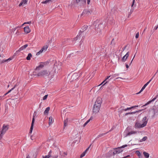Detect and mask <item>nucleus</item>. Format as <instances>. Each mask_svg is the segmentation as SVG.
<instances>
[{"label": "nucleus", "instance_id": "56", "mask_svg": "<svg viewBox=\"0 0 158 158\" xmlns=\"http://www.w3.org/2000/svg\"><path fill=\"white\" fill-rule=\"evenodd\" d=\"M134 10L133 9H131L130 11V14H132Z\"/></svg>", "mask_w": 158, "mask_h": 158}, {"label": "nucleus", "instance_id": "58", "mask_svg": "<svg viewBox=\"0 0 158 158\" xmlns=\"http://www.w3.org/2000/svg\"><path fill=\"white\" fill-rule=\"evenodd\" d=\"M58 157V155H56V156H53V158H57Z\"/></svg>", "mask_w": 158, "mask_h": 158}, {"label": "nucleus", "instance_id": "39", "mask_svg": "<svg viewBox=\"0 0 158 158\" xmlns=\"http://www.w3.org/2000/svg\"><path fill=\"white\" fill-rule=\"evenodd\" d=\"M44 51L42 49H41L39 52L36 53V55L38 56L40 55V53H41Z\"/></svg>", "mask_w": 158, "mask_h": 158}, {"label": "nucleus", "instance_id": "20", "mask_svg": "<svg viewBox=\"0 0 158 158\" xmlns=\"http://www.w3.org/2000/svg\"><path fill=\"white\" fill-rule=\"evenodd\" d=\"M137 133V131H131L129 132L128 133H127V134L126 136H127L128 135H131L132 134H136Z\"/></svg>", "mask_w": 158, "mask_h": 158}, {"label": "nucleus", "instance_id": "55", "mask_svg": "<svg viewBox=\"0 0 158 158\" xmlns=\"http://www.w3.org/2000/svg\"><path fill=\"white\" fill-rule=\"evenodd\" d=\"M158 28V25L157 26H156V27H154V28L153 29L154 30H156Z\"/></svg>", "mask_w": 158, "mask_h": 158}, {"label": "nucleus", "instance_id": "33", "mask_svg": "<svg viewBox=\"0 0 158 158\" xmlns=\"http://www.w3.org/2000/svg\"><path fill=\"white\" fill-rule=\"evenodd\" d=\"M86 154V151L84 152L80 155V158H82L83 157L85 156Z\"/></svg>", "mask_w": 158, "mask_h": 158}, {"label": "nucleus", "instance_id": "35", "mask_svg": "<svg viewBox=\"0 0 158 158\" xmlns=\"http://www.w3.org/2000/svg\"><path fill=\"white\" fill-rule=\"evenodd\" d=\"M132 108H133V107H128L126 109H123L122 110L124 111H126L128 110H130Z\"/></svg>", "mask_w": 158, "mask_h": 158}, {"label": "nucleus", "instance_id": "15", "mask_svg": "<svg viewBox=\"0 0 158 158\" xmlns=\"http://www.w3.org/2000/svg\"><path fill=\"white\" fill-rule=\"evenodd\" d=\"M158 97V94L156 95L154 98H153L152 100L149 101L146 103L143 106H145L146 105L150 104L152 102H154Z\"/></svg>", "mask_w": 158, "mask_h": 158}, {"label": "nucleus", "instance_id": "2", "mask_svg": "<svg viewBox=\"0 0 158 158\" xmlns=\"http://www.w3.org/2000/svg\"><path fill=\"white\" fill-rule=\"evenodd\" d=\"M102 103V99L100 98H97L93 109L94 113H97L99 112Z\"/></svg>", "mask_w": 158, "mask_h": 158}, {"label": "nucleus", "instance_id": "18", "mask_svg": "<svg viewBox=\"0 0 158 158\" xmlns=\"http://www.w3.org/2000/svg\"><path fill=\"white\" fill-rule=\"evenodd\" d=\"M76 2L77 3H80L81 4H85L86 3L85 0H76Z\"/></svg>", "mask_w": 158, "mask_h": 158}, {"label": "nucleus", "instance_id": "43", "mask_svg": "<svg viewBox=\"0 0 158 158\" xmlns=\"http://www.w3.org/2000/svg\"><path fill=\"white\" fill-rule=\"evenodd\" d=\"M3 60L2 61V62H1V63H4V62H8L9 61V60Z\"/></svg>", "mask_w": 158, "mask_h": 158}, {"label": "nucleus", "instance_id": "45", "mask_svg": "<svg viewBox=\"0 0 158 158\" xmlns=\"http://www.w3.org/2000/svg\"><path fill=\"white\" fill-rule=\"evenodd\" d=\"M48 94L45 95L43 98V100H45L48 97Z\"/></svg>", "mask_w": 158, "mask_h": 158}, {"label": "nucleus", "instance_id": "23", "mask_svg": "<svg viewBox=\"0 0 158 158\" xmlns=\"http://www.w3.org/2000/svg\"><path fill=\"white\" fill-rule=\"evenodd\" d=\"M143 154L145 158H148L149 157V154L148 153L145 152H144L143 153Z\"/></svg>", "mask_w": 158, "mask_h": 158}, {"label": "nucleus", "instance_id": "53", "mask_svg": "<svg viewBox=\"0 0 158 158\" xmlns=\"http://www.w3.org/2000/svg\"><path fill=\"white\" fill-rule=\"evenodd\" d=\"M127 145L126 144V145H124L122 146V147H121V148H124L125 147H127Z\"/></svg>", "mask_w": 158, "mask_h": 158}, {"label": "nucleus", "instance_id": "46", "mask_svg": "<svg viewBox=\"0 0 158 158\" xmlns=\"http://www.w3.org/2000/svg\"><path fill=\"white\" fill-rule=\"evenodd\" d=\"M5 96H4V94L3 96H1L0 97V100L4 99L5 98L4 97Z\"/></svg>", "mask_w": 158, "mask_h": 158}, {"label": "nucleus", "instance_id": "11", "mask_svg": "<svg viewBox=\"0 0 158 158\" xmlns=\"http://www.w3.org/2000/svg\"><path fill=\"white\" fill-rule=\"evenodd\" d=\"M123 151L122 148L120 147H118L117 148H116L115 151L113 152V155H115L117 154H119Z\"/></svg>", "mask_w": 158, "mask_h": 158}, {"label": "nucleus", "instance_id": "52", "mask_svg": "<svg viewBox=\"0 0 158 158\" xmlns=\"http://www.w3.org/2000/svg\"><path fill=\"white\" fill-rule=\"evenodd\" d=\"M135 0H133L132 3L131 5V7H132L134 5L135 3Z\"/></svg>", "mask_w": 158, "mask_h": 158}, {"label": "nucleus", "instance_id": "63", "mask_svg": "<svg viewBox=\"0 0 158 158\" xmlns=\"http://www.w3.org/2000/svg\"><path fill=\"white\" fill-rule=\"evenodd\" d=\"M127 158H128V157H130V155H127L126 156H125Z\"/></svg>", "mask_w": 158, "mask_h": 158}, {"label": "nucleus", "instance_id": "49", "mask_svg": "<svg viewBox=\"0 0 158 158\" xmlns=\"http://www.w3.org/2000/svg\"><path fill=\"white\" fill-rule=\"evenodd\" d=\"M125 66H126V68H127V69H128V68H129V65H128V64H127V63H125Z\"/></svg>", "mask_w": 158, "mask_h": 158}, {"label": "nucleus", "instance_id": "19", "mask_svg": "<svg viewBox=\"0 0 158 158\" xmlns=\"http://www.w3.org/2000/svg\"><path fill=\"white\" fill-rule=\"evenodd\" d=\"M27 1L26 0H22L20 3L19 5V6H23L24 5L26 4Z\"/></svg>", "mask_w": 158, "mask_h": 158}, {"label": "nucleus", "instance_id": "38", "mask_svg": "<svg viewBox=\"0 0 158 158\" xmlns=\"http://www.w3.org/2000/svg\"><path fill=\"white\" fill-rule=\"evenodd\" d=\"M44 51L42 49H41L39 52L36 53V55L38 56L40 55V53H41Z\"/></svg>", "mask_w": 158, "mask_h": 158}, {"label": "nucleus", "instance_id": "10", "mask_svg": "<svg viewBox=\"0 0 158 158\" xmlns=\"http://www.w3.org/2000/svg\"><path fill=\"white\" fill-rule=\"evenodd\" d=\"M80 73L79 74L77 73H75L73 74L71 77V81H74L80 77Z\"/></svg>", "mask_w": 158, "mask_h": 158}, {"label": "nucleus", "instance_id": "22", "mask_svg": "<svg viewBox=\"0 0 158 158\" xmlns=\"http://www.w3.org/2000/svg\"><path fill=\"white\" fill-rule=\"evenodd\" d=\"M50 109V107H49L46 108L44 112V114H48Z\"/></svg>", "mask_w": 158, "mask_h": 158}, {"label": "nucleus", "instance_id": "30", "mask_svg": "<svg viewBox=\"0 0 158 158\" xmlns=\"http://www.w3.org/2000/svg\"><path fill=\"white\" fill-rule=\"evenodd\" d=\"M111 76H107V77L105 79V80L104 81H103L102 82V83L99 85V86L101 85H102L103 84H104L106 82V81L107 80L108 77H110Z\"/></svg>", "mask_w": 158, "mask_h": 158}, {"label": "nucleus", "instance_id": "60", "mask_svg": "<svg viewBox=\"0 0 158 158\" xmlns=\"http://www.w3.org/2000/svg\"><path fill=\"white\" fill-rule=\"evenodd\" d=\"M138 156H139V158H143V156H142V155H140Z\"/></svg>", "mask_w": 158, "mask_h": 158}, {"label": "nucleus", "instance_id": "5", "mask_svg": "<svg viewBox=\"0 0 158 158\" xmlns=\"http://www.w3.org/2000/svg\"><path fill=\"white\" fill-rule=\"evenodd\" d=\"M49 63V61L47 60L45 62H41L39 63V65L38 66L35 70L36 71L39 70L44 67L48 65Z\"/></svg>", "mask_w": 158, "mask_h": 158}, {"label": "nucleus", "instance_id": "21", "mask_svg": "<svg viewBox=\"0 0 158 158\" xmlns=\"http://www.w3.org/2000/svg\"><path fill=\"white\" fill-rule=\"evenodd\" d=\"M52 117L51 116H50L49 118V125H51L53 123V121H52Z\"/></svg>", "mask_w": 158, "mask_h": 158}, {"label": "nucleus", "instance_id": "25", "mask_svg": "<svg viewBox=\"0 0 158 158\" xmlns=\"http://www.w3.org/2000/svg\"><path fill=\"white\" fill-rule=\"evenodd\" d=\"M107 133H108V132H107L105 133H102V134H100L99 135H98L97 136L96 138V139H98L100 137L103 136L104 135H105Z\"/></svg>", "mask_w": 158, "mask_h": 158}, {"label": "nucleus", "instance_id": "26", "mask_svg": "<svg viewBox=\"0 0 158 158\" xmlns=\"http://www.w3.org/2000/svg\"><path fill=\"white\" fill-rule=\"evenodd\" d=\"M129 52H127V54L123 57L122 59H127L129 56Z\"/></svg>", "mask_w": 158, "mask_h": 158}, {"label": "nucleus", "instance_id": "59", "mask_svg": "<svg viewBox=\"0 0 158 158\" xmlns=\"http://www.w3.org/2000/svg\"><path fill=\"white\" fill-rule=\"evenodd\" d=\"M131 14H130V12L129 13V14H128V18H129V17L131 15Z\"/></svg>", "mask_w": 158, "mask_h": 158}, {"label": "nucleus", "instance_id": "7", "mask_svg": "<svg viewBox=\"0 0 158 158\" xmlns=\"http://www.w3.org/2000/svg\"><path fill=\"white\" fill-rule=\"evenodd\" d=\"M28 46V45L27 44H26L24 46H22L20 48H19V49L16 52L14 53L13 56L11 57H10L7 59H12L15 58V56L16 54H18L19 52H20L21 51L23 50L24 49H25L26 48H27Z\"/></svg>", "mask_w": 158, "mask_h": 158}, {"label": "nucleus", "instance_id": "6", "mask_svg": "<svg viewBox=\"0 0 158 158\" xmlns=\"http://www.w3.org/2000/svg\"><path fill=\"white\" fill-rule=\"evenodd\" d=\"M62 63L60 62L59 60H57L55 63L54 64V69L55 73L58 72V70H59L61 68Z\"/></svg>", "mask_w": 158, "mask_h": 158}, {"label": "nucleus", "instance_id": "32", "mask_svg": "<svg viewBox=\"0 0 158 158\" xmlns=\"http://www.w3.org/2000/svg\"><path fill=\"white\" fill-rule=\"evenodd\" d=\"M147 138V136L144 137L141 139L140 140V142H142L145 141Z\"/></svg>", "mask_w": 158, "mask_h": 158}, {"label": "nucleus", "instance_id": "41", "mask_svg": "<svg viewBox=\"0 0 158 158\" xmlns=\"http://www.w3.org/2000/svg\"><path fill=\"white\" fill-rule=\"evenodd\" d=\"M67 39H64L62 41V43L63 44H64L67 43Z\"/></svg>", "mask_w": 158, "mask_h": 158}, {"label": "nucleus", "instance_id": "48", "mask_svg": "<svg viewBox=\"0 0 158 158\" xmlns=\"http://www.w3.org/2000/svg\"><path fill=\"white\" fill-rule=\"evenodd\" d=\"M139 33L138 32L135 35V38H138L139 37Z\"/></svg>", "mask_w": 158, "mask_h": 158}, {"label": "nucleus", "instance_id": "62", "mask_svg": "<svg viewBox=\"0 0 158 158\" xmlns=\"http://www.w3.org/2000/svg\"><path fill=\"white\" fill-rule=\"evenodd\" d=\"M64 154L65 155H67V152H65L64 153Z\"/></svg>", "mask_w": 158, "mask_h": 158}, {"label": "nucleus", "instance_id": "42", "mask_svg": "<svg viewBox=\"0 0 158 158\" xmlns=\"http://www.w3.org/2000/svg\"><path fill=\"white\" fill-rule=\"evenodd\" d=\"M136 153L138 156H139L141 155L140 152L138 151H136Z\"/></svg>", "mask_w": 158, "mask_h": 158}, {"label": "nucleus", "instance_id": "36", "mask_svg": "<svg viewBox=\"0 0 158 158\" xmlns=\"http://www.w3.org/2000/svg\"><path fill=\"white\" fill-rule=\"evenodd\" d=\"M37 117V113L35 111L33 114L32 118H34L35 119V118H36Z\"/></svg>", "mask_w": 158, "mask_h": 158}, {"label": "nucleus", "instance_id": "34", "mask_svg": "<svg viewBox=\"0 0 158 158\" xmlns=\"http://www.w3.org/2000/svg\"><path fill=\"white\" fill-rule=\"evenodd\" d=\"M142 110H136L135 111L130 112V114H133L139 112H140Z\"/></svg>", "mask_w": 158, "mask_h": 158}, {"label": "nucleus", "instance_id": "14", "mask_svg": "<svg viewBox=\"0 0 158 158\" xmlns=\"http://www.w3.org/2000/svg\"><path fill=\"white\" fill-rule=\"evenodd\" d=\"M35 120V119L34 118H32L31 125L29 132V133L30 134L32 132Z\"/></svg>", "mask_w": 158, "mask_h": 158}, {"label": "nucleus", "instance_id": "13", "mask_svg": "<svg viewBox=\"0 0 158 158\" xmlns=\"http://www.w3.org/2000/svg\"><path fill=\"white\" fill-rule=\"evenodd\" d=\"M88 26L86 25L83 26L81 30L80 31L78 34L79 35H82V33L84 31L86 30Z\"/></svg>", "mask_w": 158, "mask_h": 158}, {"label": "nucleus", "instance_id": "1", "mask_svg": "<svg viewBox=\"0 0 158 158\" xmlns=\"http://www.w3.org/2000/svg\"><path fill=\"white\" fill-rule=\"evenodd\" d=\"M148 121L146 116L143 117L141 120L139 121L136 120L135 125V129H138L145 127Z\"/></svg>", "mask_w": 158, "mask_h": 158}, {"label": "nucleus", "instance_id": "8", "mask_svg": "<svg viewBox=\"0 0 158 158\" xmlns=\"http://www.w3.org/2000/svg\"><path fill=\"white\" fill-rule=\"evenodd\" d=\"M92 11H93L91 9H84L81 15V17L82 16L88 15L89 14H91Z\"/></svg>", "mask_w": 158, "mask_h": 158}, {"label": "nucleus", "instance_id": "51", "mask_svg": "<svg viewBox=\"0 0 158 158\" xmlns=\"http://www.w3.org/2000/svg\"><path fill=\"white\" fill-rule=\"evenodd\" d=\"M114 40V39H113L112 40V41L111 42V44H113L114 45L115 44V43L113 42V41Z\"/></svg>", "mask_w": 158, "mask_h": 158}, {"label": "nucleus", "instance_id": "12", "mask_svg": "<svg viewBox=\"0 0 158 158\" xmlns=\"http://www.w3.org/2000/svg\"><path fill=\"white\" fill-rule=\"evenodd\" d=\"M157 72L156 73V74L154 75L152 77V78L147 82L141 88V91H143L144 89L146 88V87L147 86V85L150 83V82L152 81V80L153 78L154 77V76L156 75Z\"/></svg>", "mask_w": 158, "mask_h": 158}, {"label": "nucleus", "instance_id": "64", "mask_svg": "<svg viewBox=\"0 0 158 158\" xmlns=\"http://www.w3.org/2000/svg\"><path fill=\"white\" fill-rule=\"evenodd\" d=\"M26 158H30V157L29 155H28L27 156Z\"/></svg>", "mask_w": 158, "mask_h": 158}, {"label": "nucleus", "instance_id": "4", "mask_svg": "<svg viewBox=\"0 0 158 158\" xmlns=\"http://www.w3.org/2000/svg\"><path fill=\"white\" fill-rule=\"evenodd\" d=\"M9 125H8L3 124L0 131V140L2 138L4 135L8 130Z\"/></svg>", "mask_w": 158, "mask_h": 158}, {"label": "nucleus", "instance_id": "9", "mask_svg": "<svg viewBox=\"0 0 158 158\" xmlns=\"http://www.w3.org/2000/svg\"><path fill=\"white\" fill-rule=\"evenodd\" d=\"M102 23H97L95 25V29L97 33L100 32L101 29L103 28Z\"/></svg>", "mask_w": 158, "mask_h": 158}, {"label": "nucleus", "instance_id": "16", "mask_svg": "<svg viewBox=\"0 0 158 158\" xmlns=\"http://www.w3.org/2000/svg\"><path fill=\"white\" fill-rule=\"evenodd\" d=\"M110 76H111L110 77H108L107 80L106 81V82L103 84L102 86L101 87V88L104 85L108 83L111 79H113L114 78V77H113V75H110Z\"/></svg>", "mask_w": 158, "mask_h": 158}, {"label": "nucleus", "instance_id": "44", "mask_svg": "<svg viewBox=\"0 0 158 158\" xmlns=\"http://www.w3.org/2000/svg\"><path fill=\"white\" fill-rule=\"evenodd\" d=\"M119 73H115L113 75H112L113 76V77H114V78L115 77H116L117 76H119Z\"/></svg>", "mask_w": 158, "mask_h": 158}, {"label": "nucleus", "instance_id": "29", "mask_svg": "<svg viewBox=\"0 0 158 158\" xmlns=\"http://www.w3.org/2000/svg\"><path fill=\"white\" fill-rule=\"evenodd\" d=\"M68 122V119L67 118H66L65 120L64 121V127H65L66 126H67V123Z\"/></svg>", "mask_w": 158, "mask_h": 158}, {"label": "nucleus", "instance_id": "28", "mask_svg": "<svg viewBox=\"0 0 158 158\" xmlns=\"http://www.w3.org/2000/svg\"><path fill=\"white\" fill-rule=\"evenodd\" d=\"M48 48V46L47 45H46L44 46L41 48V49H42L44 51H46L47 49Z\"/></svg>", "mask_w": 158, "mask_h": 158}, {"label": "nucleus", "instance_id": "61", "mask_svg": "<svg viewBox=\"0 0 158 158\" xmlns=\"http://www.w3.org/2000/svg\"><path fill=\"white\" fill-rule=\"evenodd\" d=\"M90 2V0H87L88 4H89Z\"/></svg>", "mask_w": 158, "mask_h": 158}, {"label": "nucleus", "instance_id": "3", "mask_svg": "<svg viewBox=\"0 0 158 158\" xmlns=\"http://www.w3.org/2000/svg\"><path fill=\"white\" fill-rule=\"evenodd\" d=\"M49 74L50 73L49 71L46 70H44L39 72H38L37 73H36V72L35 71L33 73V74L34 75L40 77H46L49 76Z\"/></svg>", "mask_w": 158, "mask_h": 158}, {"label": "nucleus", "instance_id": "27", "mask_svg": "<svg viewBox=\"0 0 158 158\" xmlns=\"http://www.w3.org/2000/svg\"><path fill=\"white\" fill-rule=\"evenodd\" d=\"M16 86V85H15V86L13 87L12 88H11V89L9 90L8 91V92H7L6 93H5L4 94V96H6L8 94L10 93L11 91H12L14 89V88H15V87Z\"/></svg>", "mask_w": 158, "mask_h": 158}, {"label": "nucleus", "instance_id": "17", "mask_svg": "<svg viewBox=\"0 0 158 158\" xmlns=\"http://www.w3.org/2000/svg\"><path fill=\"white\" fill-rule=\"evenodd\" d=\"M24 32L26 33H29L31 30L28 27H26L24 28Z\"/></svg>", "mask_w": 158, "mask_h": 158}, {"label": "nucleus", "instance_id": "50", "mask_svg": "<svg viewBox=\"0 0 158 158\" xmlns=\"http://www.w3.org/2000/svg\"><path fill=\"white\" fill-rule=\"evenodd\" d=\"M52 153V151L51 150H50L48 152V155H49V156H50V157L51 156Z\"/></svg>", "mask_w": 158, "mask_h": 158}, {"label": "nucleus", "instance_id": "37", "mask_svg": "<svg viewBox=\"0 0 158 158\" xmlns=\"http://www.w3.org/2000/svg\"><path fill=\"white\" fill-rule=\"evenodd\" d=\"M44 51L42 49H41L39 52L36 53V55L38 56L40 55V53H41Z\"/></svg>", "mask_w": 158, "mask_h": 158}, {"label": "nucleus", "instance_id": "54", "mask_svg": "<svg viewBox=\"0 0 158 158\" xmlns=\"http://www.w3.org/2000/svg\"><path fill=\"white\" fill-rule=\"evenodd\" d=\"M31 23V21H30V22H27V23H24L23 24V25L24 24H26V23H27V24H30Z\"/></svg>", "mask_w": 158, "mask_h": 158}, {"label": "nucleus", "instance_id": "40", "mask_svg": "<svg viewBox=\"0 0 158 158\" xmlns=\"http://www.w3.org/2000/svg\"><path fill=\"white\" fill-rule=\"evenodd\" d=\"M80 36V35H77V36L76 37H75V38H74L73 39L74 41H76L77 40L79 39H79H80V37H79V36Z\"/></svg>", "mask_w": 158, "mask_h": 158}, {"label": "nucleus", "instance_id": "47", "mask_svg": "<svg viewBox=\"0 0 158 158\" xmlns=\"http://www.w3.org/2000/svg\"><path fill=\"white\" fill-rule=\"evenodd\" d=\"M49 157H50V156L49 155H47L45 156H43L42 158H49Z\"/></svg>", "mask_w": 158, "mask_h": 158}, {"label": "nucleus", "instance_id": "24", "mask_svg": "<svg viewBox=\"0 0 158 158\" xmlns=\"http://www.w3.org/2000/svg\"><path fill=\"white\" fill-rule=\"evenodd\" d=\"M93 119V117H91L83 125V126L85 127L87 124L89 122V121L92 120Z\"/></svg>", "mask_w": 158, "mask_h": 158}, {"label": "nucleus", "instance_id": "31", "mask_svg": "<svg viewBox=\"0 0 158 158\" xmlns=\"http://www.w3.org/2000/svg\"><path fill=\"white\" fill-rule=\"evenodd\" d=\"M32 56V54L31 53L28 54L27 56L26 57V59H30Z\"/></svg>", "mask_w": 158, "mask_h": 158}, {"label": "nucleus", "instance_id": "57", "mask_svg": "<svg viewBox=\"0 0 158 158\" xmlns=\"http://www.w3.org/2000/svg\"><path fill=\"white\" fill-rule=\"evenodd\" d=\"M128 114H131L130 112L127 113L125 114V115H127Z\"/></svg>", "mask_w": 158, "mask_h": 158}]
</instances>
